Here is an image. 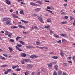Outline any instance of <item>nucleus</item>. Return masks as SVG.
<instances>
[{"label": "nucleus", "mask_w": 75, "mask_h": 75, "mask_svg": "<svg viewBox=\"0 0 75 75\" xmlns=\"http://www.w3.org/2000/svg\"><path fill=\"white\" fill-rule=\"evenodd\" d=\"M6 71H5L4 72L5 75H7L8 74V73L11 72V69H8L6 70Z\"/></svg>", "instance_id": "nucleus-1"}, {"label": "nucleus", "mask_w": 75, "mask_h": 75, "mask_svg": "<svg viewBox=\"0 0 75 75\" xmlns=\"http://www.w3.org/2000/svg\"><path fill=\"white\" fill-rule=\"evenodd\" d=\"M32 67H33V65H32L27 64L26 66V68L27 69L32 68Z\"/></svg>", "instance_id": "nucleus-2"}, {"label": "nucleus", "mask_w": 75, "mask_h": 75, "mask_svg": "<svg viewBox=\"0 0 75 75\" xmlns=\"http://www.w3.org/2000/svg\"><path fill=\"white\" fill-rule=\"evenodd\" d=\"M37 57H38V56L35 55H31L30 56V58H32V59L34 58H37Z\"/></svg>", "instance_id": "nucleus-3"}, {"label": "nucleus", "mask_w": 75, "mask_h": 75, "mask_svg": "<svg viewBox=\"0 0 75 75\" xmlns=\"http://www.w3.org/2000/svg\"><path fill=\"white\" fill-rule=\"evenodd\" d=\"M38 19L39 20H40V21L42 23H44V21H43V20L42 19V18H41V17H39Z\"/></svg>", "instance_id": "nucleus-4"}, {"label": "nucleus", "mask_w": 75, "mask_h": 75, "mask_svg": "<svg viewBox=\"0 0 75 75\" xmlns=\"http://www.w3.org/2000/svg\"><path fill=\"white\" fill-rule=\"evenodd\" d=\"M26 48H28V49H30L31 48H34V47L31 46H26Z\"/></svg>", "instance_id": "nucleus-5"}, {"label": "nucleus", "mask_w": 75, "mask_h": 75, "mask_svg": "<svg viewBox=\"0 0 75 75\" xmlns=\"http://www.w3.org/2000/svg\"><path fill=\"white\" fill-rule=\"evenodd\" d=\"M5 2L6 4H8V5H10V4L11 2H10V1L8 0H6Z\"/></svg>", "instance_id": "nucleus-6"}, {"label": "nucleus", "mask_w": 75, "mask_h": 75, "mask_svg": "<svg viewBox=\"0 0 75 75\" xmlns=\"http://www.w3.org/2000/svg\"><path fill=\"white\" fill-rule=\"evenodd\" d=\"M18 67H19V66L18 65L13 66L12 67V69H15V68H18Z\"/></svg>", "instance_id": "nucleus-7"}, {"label": "nucleus", "mask_w": 75, "mask_h": 75, "mask_svg": "<svg viewBox=\"0 0 75 75\" xmlns=\"http://www.w3.org/2000/svg\"><path fill=\"white\" fill-rule=\"evenodd\" d=\"M30 5H31V6H37V5L36 4L33 3V2H31L30 3Z\"/></svg>", "instance_id": "nucleus-8"}, {"label": "nucleus", "mask_w": 75, "mask_h": 75, "mask_svg": "<svg viewBox=\"0 0 75 75\" xmlns=\"http://www.w3.org/2000/svg\"><path fill=\"white\" fill-rule=\"evenodd\" d=\"M11 22V21L10 20H8L7 21L6 24L7 25L9 24V25H11V23H10Z\"/></svg>", "instance_id": "nucleus-9"}, {"label": "nucleus", "mask_w": 75, "mask_h": 75, "mask_svg": "<svg viewBox=\"0 0 75 75\" xmlns=\"http://www.w3.org/2000/svg\"><path fill=\"white\" fill-rule=\"evenodd\" d=\"M19 13L21 14H23V15H24V12H23V10H21L19 12Z\"/></svg>", "instance_id": "nucleus-10"}, {"label": "nucleus", "mask_w": 75, "mask_h": 75, "mask_svg": "<svg viewBox=\"0 0 75 75\" xmlns=\"http://www.w3.org/2000/svg\"><path fill=\"white\" fill-rule=\"evenodd\" d=\"M21 57H26V54H25V53H23L21 54Z\"/></svg>", "instance_id": "nucleus-11"}, {"label": "nucleus", "mask_w": 75, "mask_h": 75, "mask_svg": "<svg viewBox=\"0 0 75 75\" xmlns=\"http://www.w3.org/2000/svg\"><path fill=\"white\" fill-rule=\"evenodd\" d=\"M18 27H19V28H24V29H25V26L21 25H19L18 26Z\"/></svg>", "instance_id": "nucleus-12"}, {"label": "nucleus", "mask_w": 75, "mask_h": 75, "mask_svg": "<svg viewBox=\"0 0 75 75\" xmlns=\"http://www.w3.org/2000/svg\"><path fill=\"white\" fill-rule=\"evenodd\" d=\"M10 33L8 32L7 31V30H6L5 31V35H8V34H9V33Z\"/></svg>", "instance_id": "nucleus-13"}, {"label": "nucleus", "mask_w": 75, "mask_h": 75, "mask_svg": "<svg viewBox=\"0 0 75 75\" xmlns=\"http://www.w3.org/2000/svg\"><path fill=\"white\" fill-rule=\"evenodd\" d=\"M13 17H14V18H18V16H17L16 14H13Z\"/></svg>", "instance_id": "nucleus-14"}, {"label": "nucleus", "mask_w": 75, "mask_h": 75, "mask_svg": "<svg viewBox=\"0 0 75 75\" xmlns=\"http://www.w3.org/2000/svg\"><path fill=\"white\" fill-rule=\"evenodd\" d=\"M16 49H17V50H19V51H22V50H21L20 49H19V47H18V46H16Z\"/></svg>", "instance_id": "nucleus-15"}, {"label": "nucleus", "mask_w": 75, "mask_h": 75, "mask_svg": "<svg viewBox=\"0 0 75 75\" xmlns=\"http://www.w3.org/2000/svg\"><path fill=\"white\" fill-rule=\"evenodd\" d=\"M9 34L8 35V37H9V38H11V35H13V33H9Z\"/></svg>", "instance_id": "nucleus-16"}, {"label": "nucleus", "mask_w": 75, "mask_h": 75, "mask_svg": "<svg viewBox=\"0 0 75 75\" xmlns=\"http://www.w3.org/2000/svg\"><path fill=\"white\" fill-rule=\"evenodd\" d=\"M23 61H25V62H28V59H23Z\"/></svg>", "instance_id": "nucleus-17"}, {"label": "nucleus", "mask_w": 75, "mask_h": 75, "mask_svg": "<svg viewBox=\"0 0 75 75\" xmlns=\"http://www.w3.org/2000/svg\"><path fill=\"white\" fill-rule=\"evenodd\" d=\"M20 38H21V37L19 36H18L16 38V41H18V39H20Z\"/></svg>", "instance_id": "nucleus-18"}, {"label": "nucleus", "mask_w": 75, "mask_h": 75, "mask_svg": "<svg viewBox=\"0 0 75 75\" xmlns=\"http://www.w3.org/2000/svg\"><path fill=\"white\" fill-rule=\"evenodd\" d=\"M64 53H63L62 51H61L60 52V55L62 57H63L64 55Z\"/></svg>", "instance_id": "nucleus-19"}, {"label": "nucleus", "mask_w": 75, "mask_h": 75, "mask_svg": "<svg viewBox=\"0 0 75 75\" xmlns=\"http://www.w3.org/2000/svg\"><path fill=\"white\" fill-rule=\"evenodd\" d=\"M21 21H22V22H23V23H28V21H26L23 19H22L21 20Z\"/></svg>", "instance_id": "nucleus-20"}, {"label": "nucleus", "mask_w": 75, "mask_h": 75, "mask_svg": "<svg viewBox=\"0 0 75 75\" xmlns=\"http://www.w3.org/2000/svg\"><path fill=\"white\" fill-rule=\"evenodd\" d=\"M8 49H9L10 52H11V51H13V48H12V47H9Z\"/></svg>", "instance_id": "nucleus-21"}, {"label": "nucleus", "mask_w": 75, "mask_h": 75, "mask_svg": "<svg viewBox=\"0 0 75 75\" xmlns=\"http://www.w3.org/2000/svg\"><path fill=\"white\" fill-rule=\"evenodd\" d=\"M63 64L64 67H67V64L66 63H63Z\"/></svg>", "instance_id": "nucleus-22"}, {"label": "nucleus", "mask_w": 75, "mask_h": 75, "mask_svg": "<svg viewBox=\"0 0 75 75\" xmlns=\"http://www.w3.org/2000/svg\"><path fill=\"white\" fill-rule=\"evenodd\" d=\"M61 35L62 37H66V34H61Z\"/></svg>", "instance_id": "nucleus-23"}, {"label": "nucleus", "mask_w": 75, "mask_h": 75, "mask_svg": "<svg viewBox=\"0 0 75 75\" xmlns=\"http://www.w3.org/2000/svg\"><path fill=\"white\" fill-rule=\"evenodd\" d=\"M45 28L48 29L50 28V27L49 26H46L44 27Z\"/></svg>", "instance_id": "nucleus-24"}, {"label": "nucleus", "mask_w": 75, "mask_h": 75, "mask_svg": "<svg viewBox=\"0 0 75 75\" xmlns=\"http://www.w3.org/2000/svg\"><path fill=\"white\" fill-rule=\"evenodd\" d=\"M51 66H52V63H50L48 65V67L50 68H51Z\"/></svg>", "instance_id": "nucleus-25"}, {"label": "nucleus", "mask_w": 75, "mask_h": 75, "mask_svg": "<svg viewBox=\"0 0 75 75\" xmlns=\"http://www.w3.org/2000/svg\"><path fill=\"white\" fill-rule=\"evenodd\" d=\"M36 44H37V45H40V42H36Z\"/></svg>", "instance_id": "nucleus-26"}, {"label": "nucleus", "mask_w": 75, "mask_h": 75, "mask_svg": "<svg viewBox=\"0 0 75 75\" xmlns=\"http://www.w3.org/2000/svg\"><path fill=\"white\" fill-rule=\"evenodd\" d=\"M17 45L18 47H21L22 46V45L21 44H19L18 43L17 44Z\"/></svg>", "instance_id": "nucleus-27"}, {"label": "nucleus", "mask_w": 75, "mask_h": 75, "mask_svg": "<svg viewBox=\"0 0 75 75\" xmlns=\"http://www.w3.org/2000/svg\"><path fill=\"white\" fill-rule=\"evenodd\" d=\"M47 21L49 22H51V19H48L47 20Z\"/></svg>", "instance_id": "nucleus-28"}, {"label": "nucleus", "mask_w": 75, "mask_h": 75, "mask_svg": "<svg viewBox=\"0 0 75 75\" xmlns=\"http://www.w3.org/2000/svg\"><path fill=\"white\" fill-rule=\"evenodd\" d=\"M8 19L10 20V19H9V18H5L4 19V20L5 21H6V20H7Z\"/></svg>", "instance_id": "nucleus-29"}, {"label": "nucleus", "mask_w": 75, "mask_h": 75, "mask_svg": "<svg viewBox=\"0 0 75 75\" xmlns=\"http://www.w3.org/2000/svg\"><path fill=\"white\" fill-rule=\"evenodd\" d=\"M58 74L59 75H61V74H62V72H61V71H59Z\"/></svg>", "instance_id": "nucleus-30"}, {"label": "nucleus", "mask_w": 75, "mask_h": 75, "mask_svg": "<svg viewBox=\"0 0 75 75\" xmlns=\"http://www.w3.org/2000/svg\"><path fill=\"white\" fill-rule=\"evenodd\" d=\"M19 42L20 43H21V44H23V45H24V42H23L21 41H20Z\"/></svg>", "instance_id": "nucleus-31"}, {"label": "nucleus", "mask_w": 75, "mask_h": 75, "mask_svg": "<svg viewBox=\"0 0 75 75\" xmlns=\"http://www.w3.org/2000/svg\"><path fill=\"white\" fill-rule=\"evenodd\" d=\"M67 22L65 21V22H62L61 23V24H67Z\"/></svg>", "instance_id": "nucleus-32"}, {"label": "nucleus", "mask_w": 75, "mask_h": 75, "mask_svg": "<svg viewBox=\"0 0 75 75\" xmlns=\"http://www.w3.org/2000/svg\"><path fill=\"white\" fill-rule=\"evenodd\" d=\"M46 11H49L50 12V13H52V14H54L53 13H52V11H50L49 10H48V9H46Z\"/></svg>", "instance_id": "nucleus-33"}, {"label": "nucleus", "mask_w": 75, "mask_h": 75, "mask_svg": "<svg viewBox=\"0 0 75 75\" xmlns=\"http://www.w3.org/2000/svg\"><path fill=\"white\" fill-rule=\"evenodd\" d=\"M10 41H11V42H14V40L11 39H10Z\"/></svg>", "instance_id": "nucleus-34"}, {"label": "nucleus", "mask_w": 75, "mask_h": 75, "mask_svg": "<svg viewBox=\"0 0 75 75\" xmlns=\"http://www.w3.org/2000/svg\"><path fill=\"white\" fill-rule=\"evenodd\" d=\"M28 71H26L24 73V74L25 75H28Z\"/></svg>", "instance_id": "nucleus-35"}, {"label": "nucleus", "mask_w": 75, "mask_h": 75, "mask_svg": "<svg viewBox=\"0 0 75 75\" xmlns=\"http://www.w3.org/2000/svg\"><path fill=\"white\" fill-rule=\"evenodd\" d=\"M64 18L65 19H68V16H66L64 17Z\"/></svg>", "instance_id": "nucleus-36"}, {"label": "nucleus", "mask_w": 75, "mask_h": 75, "mask_svg": "<svg viewBox=\"0 0 75 75\" xmlns=\"http://www.w3.org/2000/svg\"><path fill=\"white\" fill-rule=\"evenodd\" d=\"M62 42H65V41H66V40L65 39H63L62 40Z\"/></svg>", "instance_id": "nucleus-37"}, {"label": "nucleus", "mask_w": 75, "mask_h": 75, "mask_svg": "<svg viewBox=\"0 0 75 75\" xmlns=\"http://www.w3.org/2000/svg\"><path fill=\"white\" fill-rule=\"evenodd\" d=\"M53 59H57V56H53L52 57Z\"/></svg>", "instance_id": "nucleus-38"}, {"label": "nucleus", "mask_w": 75, "mask_h": 75, "mask_svg": "<svg viewBox=\"0 0 75 75\" xmlns=\"http://www.w3.org/2000/svg\"><path fill=\"white\" fill-rule=\"evenodd\" d=\"M21 70V69L17 68L16 69V71H20Z\"/></svg>", "instance_id": "nucleus-39"}, {"label": "nucleus", "mask_w": 75, "mask_h": 75, "mask_svg": "<svg viewBox=\"0 0 75 75\" xmlns=\"http://www.w3.org/2000/svg\"><path fill=\"white\" fill-rule=\"evenodd\" d=\"M75 58V56H73L72 57V59L74 61H75V59L74 58Z\"/></svg>", "instance_id": "nucleus-40"}, {"label": "nucleus", "mask_w": 75, "mask_h": 75, "mask_svg": "<svg viewBox=\"0 0 75 75\" xmlns=\"http://www.w3.org/2000/svg\"><path fill=\"white\" fill-rule=\"evenodd\" d=\"M36 3H39L40 4H42V2L41 1H37Z\"/></svg>", "instance_id": "nucleus-41"}, {"label": "nucleus", "mask_w": 75, "mask_h": 75, "mask_svg": "<svg viewBox=\"0 0 75 75\" xmlns=\"http://www.w3.org/2000/svg\"><path fill=\"white\" fill-rule=\"evenodd\" d=\"M41 9L39 8H37L36 9V11H40V10Z\"/></svg>", "instance_id": "nucleus-42"}, {"label": "nucleus", "mask_w": 75, "mask_h": 75, "mask_svg": "<svg viewBox=\"0 0 75 75\" xmlns=\"http://www.w3.org/2000/svg\"><path fill=\"white\" fill-rule=\"evenodd\" d=\"M3 55L4 56V57H7V55L6 54H3Z\"/></svg>", "instance_id": "nucleus-43"}, {"label": "nucleus", "mask_w": 75, "mask_h": 75, "mask_svg": "<svg viewBox=\"0 0 75 75\" xmlns=\"http://www.w3.org/2000/svg\"><path fill=\"white\" fill-rule=\"evenodd\" d=\"M57 42L59 44H61V40H59L57 41Z\"/></svg>", "instance_id": "nucleus-44"}, {"label": "nucleus", "mask_w": 75, "mask_h": 75, "mask_svg": "<svg viewBox=\"0 0 75 75\" xmlns=\"http://www.w3.org/2000/svg\"><path fill=\"white\" fill-rule=\"evenodd\" d=\"M47 9H48L49 10H51V7H49V6H47Z\"/></svg>", "instance_id": "nucleus-45"}, {"label": "nucleus", "mask_w": 75, "mask_h": 75, "mask_svg": "<svg viewBox=\"0 0 75 75\" xmlns=\"http://www.w3.org/2000/svg\"><path fill=\"white\" fill-rule=\"evenodd\" d=\"M73 25L75 26V20L74 21L73 23Z\"/></svg>", "instance_id": "nucleus-46"}, {"label": "nucleus", "mask_w": 75, "mask_h": 75, "mask_svg": "<svg viewBox=\"0 0 75 75\" xmlns=\"http://www.w3.org/2000/svg\"><path fill=\"white\" fill-rule=\"evenodd\" d=\"M2 60H6V58L5 57H2Z\"/></svg>", "instance_id": "nucleus-47"}, {"label": "nucleus", "mask_w": 75, "mask_h": 75, "mask_svg": "<svg viewBox=\"0 0 75 75\" xmlns=\"http://www.w3.org/2000/svg\"><path fill=\"white\" fill-rule=\"evenodd\" d=\"M21 64H25V63L23 61H21Z\"/></svg>", "instance_id": "nucleus-48"}, {"label": "nucleus", "mask_w": 75, "mask_h": 75, "mask_svg": "<svg viewBox=\"0 0 75 75\" xmlns=\"http://www.w3.org/2000/svg\"><path fill=\"white\" fill-rule=\"evenodd\" d=\"M8 65H2V67H7V66Z\"/></svg>", "instance_id": "nucleus-49"}, {"label": "nucleus", "mask_w": 75, "mask_h": 75, "mask_svg": "<svg viewBox=\"0 0 75 75\" xmlns=\"http://www.w3.org/2000/svg\"><path fill=\"white\" fill-rule=\"evenodd\" d=\"M74 19V18L72 16H70V20H72L73 19Z\"/></svg>", "instance_id": "nucleus-50"}, {"label": "nucleus", "mask_w": 75, "mask_h": 75, "mask_svg": "<svg viewBox=\"0 0 75 75\" xmlns=\"http://www.w3.org/2000/svg\"><path fill=\"white\" fill-rule=\"evenodd\" d=\"M53 75H57V72L56 71L54 72L53 74Z\"/></svg>", "instance_id": "nucleus-51"}, {"label": "nucleus", "mask_w": 75, "mask_h": 75, "mask_svg": "<svg viewBox=\"0 0 75 75\" xmlns=\"http://www.w3.org/2000/svg\"><path fill=\"white\" fill-rule=\"evenodd\" d=\"M17 1L18 2H20V1H22L23 0H17Z\"/></svg>", "instance_id": "nucleus-52"}, {"label": "nucleus", "mask_w": 75, "mask_h": 75, "mask_svg": "<svg viewBox=\"0 0 75 75\" xmlns=\"http://www.w3.org/2000/svg\"><path fill=\"white\" fill-rule=\"evenodd\" d=\"M13 28L14 29L17 28V27L16 26H13Z\"/></svg>", "instance_id": "nucleus-53"}, {"label": "nucleus", "mask_w": 75, "mask_h": 75, "mask_svg": "<svg viewBox=\"0 0 75 75\" xmlns=\"http://www.w3.org/2000/svg\"><path fill=\"white\" fill-rule=\"evenodd\" d=\"M44 1H45V2H46V3H49V2H50V1H49L47 0H45Z\"/></svg>", "instance_id": "nucleus-54"}, {"label": "nucleus", "mask_w": 75, "mask_h": 75, "mask_svg": "<svg viewBox=\"0 0 75 75\" xmlns=\"http://www.w3.org/2000/svg\"><path fill=\"white\" fill-rule=\"evenodd\" d=\"M61 14L62 15L64 14V15H65V13L64 12H63L61 13Z\"/></svg>", "instance_id": "nucleus-55"}, {"label": "nucleus", "mask_w": 75, "mask_h": 75, "mask_svg": "<svg viewBox=\"0 0 75 75\" xmlns=\"http://www.w3.org/2000/svg\"><path fill=\"white\" fill-rule=\"evenodd\" d=\"M64 6H67V4H63Z\"/></svg>", "instance_id": "nucleus-56"}, {"label": "nucleus", "mask_w": 75, "mask_h": 75, "mask_svg": "<svg viewBox=\"0 0 75 75\" xmlns=\"http://www.w3.org/2000/svg\"><path fill=\"white\" fill-rule=\"evenodd\" d=\"M68 62H69V63H71V64L72 63V62L71 61H69Z\"/></svg>", "instance_id": "nucleus-57"}, {"label": "nucleus", "mask_w": 75, "mask_h": 75, "mask_svg": "<svg viewBox=\"0 0 75 75\" xmlns=\"http://www.w3.org/2000/svg\"><path fill=\"white\" fill-rule=\"evenodd\" d=\"M45 48V47H40V49H44V48Z\"/></svg>", "instance_id": "nucleus-58"}, {"label": "nucleus", "mask_w": 75, "mask_h": 75, "mask_svg": "<svg viewBox=\"0 0 75 75\" xmlns=\"http://www.w3.org/2000/svg\"><path fill=\"white\" fill-rule=\"evenodd\" d=\"M34 16L35 17H37V16L38 15L36 14H34Z\"/></svg>", "instance_id": "nucleus-59"}, {"label": "nucleus", "mask_w": 75, "mask_h": 75, "mask_svg": "<svg viewBox=\"0 0 75 75\" xmlns=\"http://www.w3.org/2000/svg\"><path fill=\"white\" fill-rule=\"evenodd\" d=\"M31 74H32V75H34V74H35V72H32V73H31Z\"/></svg>", "instance_id": "nucleus-60"}, {"label": "nucleus", "mask_w": 75, "mask_h": 75, "mask_svg": "<svg viewBox=\"0 0 75 75\" xmlns=\"http://www.w3.org/2000/svg\"><path fill=\"white\" fill-rule=\"evenodd\" d=\"M54 37H56V38H57V35L56 34H54Z\"/></svg>", "instance_id": "nucleus-61"}, {"label": "nucleus", "mask_w": 75, "mask_h": 75, "mask_svg": "<svg viewBox=\"0 0 75 75\" xmlns=\"http://www.w3.org/2000/svg\"><path fill=\"white\" fill-rule=\"evenodd\" d=\"M0 33H4V32L3 31H1L0 32Z\"/></svg>", "instance_id": "nucleus-62"}, {"label": "nucleus", "mask_w": 75, "mask_h": 75, "mask_svg": "<svg viewBox=\"0 0 75 75\" xmlns=\"http://www.w3.org/2000/svg\"><path fill=\"white\" fill-rule=\"evenodd\" d=\"M23 34H27V32L24 31L23 32Z\"/></svg>", "instance_id": "nucleus-63"}, {"label": "nucleus", "mask_w": 75, "mask_h": 75, "mask_svg": "<svg viewBox=\"0 0 75 75\" xmlns=\"http://www.w3.org/2000/svg\"><path fill=\"white\" fill-rule=\"evenodd\" d=\"M62 75H66V74L64 72L63 74Z\"/></svg>", "instance_id": "nucleus-64"}]
</instances>
